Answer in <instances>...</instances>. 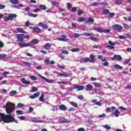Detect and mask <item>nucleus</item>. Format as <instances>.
Instances as JSON below:
<instances>
[{"mask_svg":"<svg viewBox=\"0 0 131 131\" xmlns=\"http://www.w3.org/2000/svg\"><path fill=\"white\" fill-rule=\"evenodd\" d=\"M15 37L17 38L16 41L18 43V47L19 48H26L27 47H30V45L28 43H26L24 42V39L23 37H25L26 39H28L30 37L29 35H25L24 34H18L15 35Z\"/></svg>","mask_w":131,"mask_h":131,"instance_id":"1","label":"nucleus"},{"mask_svg":"<svg viewBox=\"0 0 131 131\" xmlns=\"http://www.w3.org/2000/svg\"><path fill=\"white\" fill-rule=\"evenodd\" d=\"M3 121L4 123H10V122H15L18 123V122L15 120L12 115H5L4 113H0V122Z\"/></svg>","mask_w":131,"mask_h":131,"instance_id":"2","label":"nucleus"},{"mask_svg":"<svg viewBox=\"0 0 131 131\" xmlns=\"http://www.w3.org/2000/svg\"><path fill=\"white\" fill-rule=\"evenodd\" d=\"M3 108H5L6 112L8 114H11L15 110V104L11 102H8Z\"/></svg>","mask_w":131,"mask_h":131,"instance_id":"3","label":"nucleus"},{"mask_svg":"<svg viewBox=\"0 0 131 131\" xmlns=\"http://www.w3.org/2000/svg\"><path fill=\"white\" fill-rule=\"evenodd\" d=\"M94 30H96V31H97V32H99V33H108L111 30L110 29H105L104 30L101 28H98L96 27L94 28Z\"/></svg>","mask_w":131,"mask_h":131,"instance_id":"4","label":"nucleus"},{"mask_svg":"<svg viewBox=\"0 0 131 131\" xmlns=\"http://www.w3.org/2000/svg\"><path fill=\"white\" fill-rule=\"evenodd\" d=\"M113 30H116L117 31H121L123 28H122V26L116 24L113 26Z\"/></svg>","mask_w":131,"mask_h":131,"instance_id":"5","label":"nucleus"},{"mask_svg":"<svg viewBox=\"0 0 131 131\" xmlns=\"http://www.w3.org/2000/svg\"><path fill=\"white\" fill-rule=\"evenodd\" d=\"M112 61H121L122 60V57L120 55H115L113 56V58H112Z\"/></svg>","mask_w":131,"mask_h":131,"instance_id":"6","label":"nucleus"},{"mask_svg":"<svg viewBox=\"0 0 131 131\" xmlns=\"http://www.w3.org/2000/svg\"><path fill=\"white\" fill-rule=\"evenodd\" d=\"M31 120L32 122H35V123H40L43 122L42 120H40V118H32Z\"/></svg>","mask_w":131,"mask_h":131,"instance_id":"7","label":"nucleus"},{"mask_svg":"<svg viewBox=\"0 0 131 131\" xmlns=\"http://www.w3.org/2000/svg\"><path fill=\"white\" fill-rule=\"evenodd\" d=\"M56 120H58L57 123L58 122H61L62 123H67L68 122V120L64 118H59L58 119H56Z\"/></svg>","mask_w":131,"mask_h":131,"instance_id":"8","label":"nucleus"},{"mask_svg":"<svg viewBox=\"0 0 131 131\" xmlns=\"http://www.w3.org/2000/svg\"><path fill=\"white\" fill-rule=\"evenodd\" d=\"M57 39L60 41H68L69 40V39L67 38V36L65 35H62L61 38H58Z\"/></svg>","mask_w":131,"mask_h":131,"instance_id":"9","label":"nucleus"},{"mask_svg":"<svg viewBox=\"0 0 131 131\" xmlns=\"http://www.w3.org/2000/svg\"><path fill=\"white\" fill-rule=\"evenodd\" d=\"M57 76H62L63 77H69V74H68L66 72H62L61 73H59L57 74Z\"/></svg>","mask_w":131,"mask_h":131,"instance_id":"10","label":"nucleus"},{"mask_svg":"<svg viewBox=\"0 0 131 131\" xmlns=\"http://www.w3.org/2000/svg\"><path fill=\"white\" fill-rule=\"evenodd\" d=\"M74 89L77 90V91H82L84 90V87H83V86H80L79 85H74Z\"/></svg>","mask_w":131,"mask_h":131,"instance_id":"11","label":"nucleus"},{"mask_svg":"<svg viewBox=\"0 0 131 131\" xmlns=\"http://www.w3.org/2000/svg\"><path fill=\"white\" fill-rule=\"evenodd\" d=\"M113 114L116 117H118L119 114H120V112L118 111V110H116L114 113H112V117H114V116H113Z\"/></svg>","mask_w":131,"mask_h":131,"instance_id":"12","label":"nucleus"},{"mask_svg":"<svg viewBox=\"0 0 131 131\" xmlns=\"http://www.w3.org/2000/svg\"><path fill=\"white\" fill-rule=\"evenodd\" d=\"M93 85H92L91 84H88L86 85V88H85V91H88V92H91V91H92V90H93Z\"/></svg>","mask_w":131,"mask_h":131,"instance_id":"13","label":"nucleus"},{"mask_svg":"<svg viewBox=\"0 0 131 131\" xmlns=\"http://www.w3.org/2000/svg\"><path fill=\"white\" fill-rule=\"evenodd\" d=\"M10 20H13L14 18H17V14L10 13L8 15Z\"/></svg>","mask_w":131,"mask_h":131,"instance_id":"14","label":"nucleus"},{"mask_svg":"<svg viewBox=\"0 0 131 131\" xmlns=\"http://www.w3.org/2000/svg\"><path fill=\"white\" fill-rule=\"evenodd\" d=\"M20 80L24 84H30V81L25 80V78H24L20 79Z\"/></svg>","mask_w":131,"mask_h":131,"instance_id":"15","label":"nucleus"},{"mask_svg":"<svg viewBox=\"0 0 131 131\" xmlns=\"http://www.w3.org/2000/svg\"><path fill=\"white\" fill-rule=\"evenodd\" d=\"M90 63H95L96 60L95 59V55H90Z\"/></svg>","mask_w":131,"mask_h":131,"instance_id":"16","label":"nucleus"},{"mask_svg":"<svg viewBox=\"0 0 131 131\" xmlns=\"http://www.w3.org/2000/svg\"><path fill=\"white\" fill-rule=\"evenodd\" d=\"M33 30L34 32H36L37 33H40L41 32V29L38 27H34Z\"/></svg>","mask_w":131,"mask_h":131,"instance_id":"17","label":"nucleus"},{"mask_svg":"<svg viewBox=\"0 0 131 131\" xmlns=\"http://www.w3.org/2000/svg\"><path fill=\"white\" fill-rule=\"evenodd\" d=\"M59 108L60 110H62V111H66V110H67V107L63 104L59 105Z\"/></svg>","mask_w":131,"mask_h":131,"instance_id":"18","label":"nucleus"},{"mask_svg":"<svg viewBox=\"0 0 131 131\" xmlns=\"http://www.w3.org/2000/svg\"><path fill=\"white\" fill-rule=\"evenodd\" d=\"M70 105L73 106V107H75V108H78V105L77 104V103L71 101L70 102Z\"/></svg>","mask_w":131,"mask_h":131,"instance_id":"19","label":"nucleus"},{"mask_svg":"<svg viewBox=\"0 0 131 131\" xmlns=\"http://www.w3.org/2000/svg\"><path fill=\"white\" fill-rule=\"evenodd\" d=\"M38 25L40 26L42 25V28H43L44 29H47L48 28H49V27H48L47 25H46V24H43L42 23H39Z\"/></svg>","mask_w":131,"mask_h":131,"instance_id":"20","label":"nucleus"},{"mask_svg":"<svg viewBox=\"0 0 131 131\" xmlns=\"http://www.w3.org/2000/svg\"><path fill=\"white\" fill-rule=\"evenodd\" d=\"M108 43L110 46H116V45H119V42H112L111 40H109Z\"/></svg>","mask_w":131,"mask_h":131,"instance_id":"21","label":"nucleus"},{"mask_svg":"<svg viewBox=\"0 0 131 131\" xmlns=\"http://www.w3.org/2000/svg\"><path fill=\"white\" fill-rule=\"evenodd\" d=\"M51 46L52 45L50 44V43H47L45 45V49L46 50H50L51 49Z\"/></svg>","mask_w":131,"mask_h":131,"instance_id":"22","label":"nucleus"},{"mask_svg":"<svg viewBox=\"0 0 131 131\" xmlns=\"http://www.w3.org/2000/svg\"><path fill=\"white\" fill-rule=\"evenodd\" d=\"M16 30L17 32H19V33H25L24 30L21 28H16Z\"/></svg>","mask_w":131,"mask_h":131,"instance_id":"23","label":"nucleus"},{"mask_svg":"<svg viewBox=\"0 0 131 131\" xmlns=\"http://www.w3.org/2000/svg\"><path fill=\"white\" fill-rule=\"evenodd\" d=\"M82 62H90V58L89 57H85L81 59Z\"/></svg>","mask_w":131,"mask_h":131,"instance_id":"24","label":"nucleus"},{"mask_svg":"<svg viewBox=\"0 0 131 131\" xmlns=\"http://www.w3.org/2000/svg\"><path fill=\"white\" fill-rule=\"evenodd\" d=\"M16 94H17V91H12L10 92L9 93L10 96H11V97H13L14 96H15V95H16Z\"/></svg>","mask_w":131,"mask_h":131,"instance_id":"25","label":"nucleus"},{"mask_svg":"<svg viewBox=\"0 0 131 131\" xmlns=\"http://www.w3.org/2000/svg\"><path fill=\"white\" fill-rule=\"evenodd\" d=\"M28 16H29V17H33V18H35V17H37V14L30 13L28 14Z\"/></svg>","mask_w":131,"mask_h":131,"instance_id":"26","label":"nucleus"},{"mask_svg":"<svg viewBox=\"0 0 131 131\" xmlns=\"http://www.w3.org/2000/svg\"><path fill=\"white\" fill-rule=\"evenodd\" d=\"M11 4L13 5H17V4H19V1L18 0H9Z\"/></svg>","mask_w":131,"mask_h":131,"instance_id":"27","label":"nucleus"},{"mask_svg":"<svg viewBox=\"0 0 131 131\" xmlns=\"http://www.w3.org/2000/svg\"><path fill=\"white\" fill-rule=\"evenodd\" d=\"M113 67L115 68L116 69H123V67L118 65V64H114Z\"/></svg>","mask_w":131,"mask_h":131,"instance_id":"28","label":"nucleus"},{"mask_svg":"<svg viewBox=\"0 0 131 131\" xmlns=\"http://www.w3.org/2000/svg\"><path fill=\"white\" fill-rule=\"evenodd\" d=\"M39 7L41 10H43V11H46V10H47V7H46L45 5H40Z\"/></svg>","mask_w":131,"mask_h":131,"instance_id":"29","label":"nucleus"},{"mask_svg":"<svg viewBox=\"0 0 131 131\" xmlns=\"http://www.w3.org/2000/svg\"><path fill=\"white\" fill-rule=\"evenodd\" d=\"M102 127H104V128H105V129H107V130L111 129V126L107 124L102 125Z\"/></svg>","mask_w":131,"mask_h":131,"instance_id":"30","label":"nucleus"},{"mask_svg":"<svg viewBox=\"0 0 131 131\" xmlns=\"http://www.w3.org/2000/svg\"><path fill=\"white\" fill-rule=\"evenodd\" d=\"M100 5H101V4L98 2H94L92 4V6L93 7H98V6H100Z\"/></svg>","mask_w":131,"mask_h":131,"instance_id":"31","label":"nucleus"},{"mask_svg":"<svg viewBox=\"0 0 131 131\" xmlns=\"http://www.w3.org/2000/svg\"><path fill=\"white\" fill-rule=\"evenodd\" d=\"M30 78L31 79V80H37V78L34 76H32L31 75H29Z\"/></svg>","mask_w":131,"mask_h":131,"instance_id":"32","label":"nucleus"},{"mask_svg":"<svg viewBox=\"0 0 131 131\" xmlns=\"http://www.w3.org/2000/svg\"><path fill=\"white\" fill-rule=\"evenodd\" d=\"M87 23H91V24H93V23H94V19L91 18H88Z\"/></svg>","mask_w":131,"mask_h":131,"instance_id":"33","label":"nucleus"},{"mask_svg":"<svg viewBox=\"0 0 131 131\" xmlns=\"http://www.w3.org/2000/svg\"><path fill=\"white\" fill-rule=\"evenodd\" d=\"M32 93H34V92H37L38 89L34 86H32L31 88Z\"/></svg>","mask_w":131,"mask_h":131,"instance_id":"34","label":"nucleus"},{"mask_svg":"<svg viewBox=\"0 0 131 131\" xmlns=\"http://www.w3.org/2000/svg\"><path fill=\"white\" fill-rule=\"evenodd\" d=\"M90 39L91 40H93L94 41H98L99 40V38L95 37H90Z\"/></svg>","mask_w":131,"mask_h":131,"instance_id":"35","label":"nucleus"},{"mask_svg":"<svg viewBox=\"0 0 131 131\" xmlns=\"http://www.w3.org/2000/svg\"><path fill=\"white\" fill-rule=\"evenodd\" d=\"M16 113H17V114H18V115H23V114H24L23 111L21 110H17L16 111Z\"/></svg>","mask_w":131,"mask_h":131,"instance_id":"36","label":"nucleus"},{"mask_svg":"<svg viewBox=\"0 0 131 131\" xmlns=\"http://www.w3.org/2000/svg\"><path fill=\"white\" fill-rule=\"evenodd\" d=\"M6 57H7V55L6 54H0V60H3V59H5Z\"/></svg>","mask_w":131,"mask_h":131,"instance_id":"37","label":"nucleus"},{"mask_svg":"<svg viewBox=\"0 0 131 131\" xmlns=\"http://www.w3.org/2000/svg\"><path fill=\"white\" fill-rule=\"evenodd\" d=\"M67 8L69 9V10H70L72 8V4L69 3H68L67 4Z\"/></svg>","mask_w":131,"mask_h":131,"instance_id":"38","label":"nucleus"},{"mask_svg":"<svg viewBox=\"0 0 131 131\" xmlns=\"http://www.w3.org/2000/svg\"><path fill=\"white\" fill-rule=\"evenodd\" d=\"M32 43H33V45H36L37 43H38V40L35 39H33L32 41H31Z\"/></svg>","mask_w":131,"mask_h":131,"instance_id":"39","label":"nucleus"},{"mask_svg":"<svg viewBox=\"0 0 131 131\" xmlns=\"http://www.w3.org/2000/svg\"><path fill=\"white\" fill-rule=\"evenodd\" d=\"M79 51H80V50L78 48H74L71 50V52H72L73 53H74L75 52H79Z\"/></svg>","mask_w":131,"mask_h":131,"instance_id":"40","label":"nucleus"},{"mask_svg":"<svg viewBox=\"0 0 131 131\" xmlns=\"http://www.w3.org/2000/svg\"><path fill=\"white\" fill-rule=\"evenodd\" d=\"M23 64H24L25 65H26L27 66H28V67H31L30 66L31 65V63L28 62L24 61Z\"/></svg>","mask_w":131,"mask_h":131,"instance_id":"41","label":"nucleus"},{"mask_svg":"<svg viewBox=\"0 0 131 131\" xmlns=\"http://www.w3.org/2000/svg\"><path fill=\"white\" fill-rule=\"evenodd\" d=\"M77 11V8L73 7L71 9V12L74 13V12H76Z\"/></svg>","mask_w":131,"mask_h":131,"instance_id":"42","label":"nucleus"},{"mask_svg":"<svg viewBox=\"0 0 131 131\" xmlns=\"http://www.w3.org/2000/svg\"><path fill=\"white\" fill-rule=\"evenodd\" d=\"M45 63H46L47 65H49L50 64V59L49 57H47L46 60H45Z\"/></svg>","mask_w":131,"mask_h":131,"instance_id":"43","label":"nucleus"},{"mask_svg":"<svg viewBox=\"0 0 131 131\" xmlns=\"http://www.w3.org/2000/svg\"><path fill=\"white\" fill-rule=\"evenodd\" d=\"M43 97H44L43 94H42L41 95V96L40 97L39 100V101H40V102H44V101H43V100H44Z\"/></svg>","mask_w":131,"mask_h":131,"instance_id":"44","label":"nucleus"},{"mask_svg":"<svg viewBox=\"0 0 131 131\" xmlns=\"http://www.w3.org/2000/svg\"><path fill=\"white\" fill-rule=\"evenodd\" d=\"M103 13L104 14H109V13H110L109 10H108V9L103 10Z\"/></svg>","mask_w":131,"mask_h":131,"instance_id":"45","label":"nucleus"},{"mask_svg":"<svg viewBox=\"0 0 131 131\" xmlns=\"http://www.w3.org/2000/svg\"><path fill=\"white\" fill-rule=\"evenodd\" d=\"M85 19L83 17H80L78 19V22H83Z\"/></svg>","mask_w":131,"mask_h":131,"instance_id":"46","label":"nucleus"},{"mask_svg":"<svg viewBox=\"0 0 131 131\" xmlns=\"http://www.w3.org/2000/svg\"><path fill=\"white\" fill-rule=\"evenodd\" d=\"M38 76H39V77H40V78H42V79H44V80H46V81H48V79L46 78V77L41 76L40 74H39Z\"/></svg>","mask_w":131,"mask_h":131,"instance_id":"47","label":"nucleus"},{"mask_svg":"<svg viewBox=\"0 0 131 131\" xmlns=\"http://www.w3.org/2000/svg\"><path fill=\"white\" fill-rule=\"evenodd\" d=\"M17 107H18V108H23V107H24V104L22 103H18Z\"/></svg>","mask_w":131,"mask_h":131,"instance_id":"48","label":"nucleus"},{"mask_svg":"<svg viewBox=\"0 0 131 131\" xmlns=\"http://www.w3.org/2000/svg\"><path fill=\"white\" fill-rule=\"evenodd\" d=\"M18 118H19L20 120H25V118H26V117L25 116H20L18 117Z\"/></svg>","mask_w":131,"mask_h":131,"instance_id":"49","label":"nucleus"},{"mask_svg":"<svg viewBox=\"0 0 131 131\" xmlns=\"http://www.w3.org/2000/svg\"><path fill=\"white\" fill-rule=\"evenodd\" d=\"M80 35L79 34H78V33H75L74 34V37L75 38H78V37H79L80 36Z\"/></svg>","mask_w":131,"mask_h":131,"instance_id":"50","label":"nucleus"},{"mask_svg":"<svg viewBox=\"0 0 131 131\" xmlns=\"http://www.w3.org/2000/svg\"><path fill=\"white\" fill-rule=\"evenodd\" d=\"M115 3L117 5H121V4H122V2L121 1H115Z\"/></svg>","mask_w":131,"mask_h":131,"instance_id":"51","label":"nucleus"},{"mask_svg":"<svg viewBox=\"0 0 131 131\" xmlns=\"http://www.w3.org/2000/svg\"><path fill=\"white\" fill-rule=\"evenodd\" d=\"M40 95V93L39 92H37L35 94H34V96H35V98H37Z\"/></svg>","mask_w":131,"mask_h":131,"instance_id":"52","label":"nucleus"},{"mask_svg":"<svg viewBox=\"0 0 131 131\" xmlns=\"http://www.w3.org/2000/svg\"><path fill=\"white\" fill-rule=\"evenodd\" d=\"M62 54H65L66 55H68L69 54V52L67 51V50H63L61 52Z\"/></svg>","mask_w":131,"mask_h":131,"instance_id":"53","label":"nucleus"},{"mask_svg":"<svg viewBox=\"0 0 131 131\" xmlns=\"http://www.w3.org/2000/svg\"><path fill=\"white\" fill-rule=\"evenodd\" d=\"M106 116V115L105 114H102V115H100L98 116V117L99 118H103V117H105Z\"/></svg>","mask_w":131,"mask_h":131,"instance_id":"54","label":"nucleus"},{"mask_svg":"<svg viewBox=\"0 0 131 131\" xmlns=\"http://www.w3.org/2000/svg\"><path fill=\"white\" fill-rule=\"evenodd\" d=\"M78 99H79V100H83V99H84V98L83 97V96L82 95H80L79 96L77 97Z\"/></svg>","mask_w":131,"mask_h":131,"instance_id":"55","label":"nucleus"},{"mask_svg":"<svg viewBox=\"0 0 131 131\" xmlns=\"http://www.w3.org/2000/svg\"><path fill=\"white\" fill-rule=\"evenodd\" d=\"M81 14H83V12H82L81 10H79L78 11V16H80V15H81Z\"/></svg>","mask_w":131,"mask_h":131,"instance_id":"56","label":"nucleus"},{"mask_svg":"<svg viewBox=\"0 0 131 131\" xmlns=\"http://www.w3.org/2000/svg\"><path fill=\"white\" fill-rule=\"evenodd\" d=\"M7 74H10V73L5 71L3 73L2 75H4V76H7Z\"/></svg>","mask_w":131,"mask_h":131,"instance_id":"57","label":"nucleus"},{"mask_svg":"<svg viewBox=\"0 0 131 131\" xmlns=\"http://www.w3.org/2000/svg\"><path fill=\"white\" fill-rule=\"evenodd\" d=\"M36 69H37L38 70H42V66H39L36 67Z\"/></svg>","mask_w":131,"mask_h":131,"instance_id":"58","label":"nucleus"},{"mask_svg":"<svg viewBox=\"0 0 131 131\" xmlns=\"http://www.w3.org/2000/svg\"><path fill=\"white\" fill-rule=\"evenodd\" d=\"M33 12H34V13H37V12H40V9L39 8H36L34 10Z\"/></svg>","mask_w":131,"mask_h":131,"instance_id":"59","label":"nucleus"},{"mask_svg":"<svg viewBox=\"0 0 131 131\" xmlns=\"http://www.w3.org/2000/svg\"><path fill=\"white\" fill-rule=\"evenodd\" d=\"M29 25H31V24L29 23V21H28L25 23V26H26V27H28Z\"/></svg>","mask_w":131,"mask_h":131,"instance_id":"60","label":"nucleus"},{"mask_svg":"<svg viewBox=\"0 0 131 131\" xmlns=\"http://www.w3.org/2000/svg\"><path fill=\"white\" fill-rule=\"evenodd\" d=\"M114 15H115V14H114V13H109L108 17V18H112V16H114Z\"/></svg>","mask_w":131,"mask_h":131,"instance_id":"61","label":"nucleus"},{"mask_svg":"<svg viewBox=\"0 0 131 131\" xmlns=\"http://www.w3.org/2000/svg\"><path fill=\"white\" fill-rule=\"evenodd\" d=\"M57 67H58V68H60V69H65V68H64V66H60V65H59V64H58V65H57Z\"/></svg>","mask_w":131,"mask_h":131,"instance_id":"62","label":"nucleus"},{"mask_svg":"<svg viewBox=\"0 0 131 131\" xmlns=\"http://www.w3.org/2000/svg\"><path fill=\"white\" fill-rule=\"evenodd\" d=\"M75 110H76L75 108L71 107V108H69V111L70 112H71V111H75Z\"/></svg>","mask_w":131,"mask_h":131,"instance_id":"63","label":"nucleus"},{"mask_svg":"<svg viewBox=\"0 0 131 131\" xmlns=\"http://www.w3.org/2000/svg\"><path fill=\"white\" fill-rule=\"evenodd\" d=\"M77 131H84V128H78Z\"/></svg>","mask_w":131,"mask_h":131,"instance_id":"64","label":"nucleus"}]
</instances>
